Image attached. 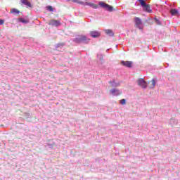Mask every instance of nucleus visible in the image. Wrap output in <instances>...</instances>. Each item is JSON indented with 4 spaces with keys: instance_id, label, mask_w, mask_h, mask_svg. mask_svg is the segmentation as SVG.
Masks as SVG:
<instances>
[{
    "instance_id": "0eeeda50",
    "label": "nucleus",
    "mask_w": 180,
    "mask_h": 180,
    "mask_svg": "<svg viewBox=\"0 0 180 180\" xmlns=\"http://www.w3.org/2000/svg\"><path fill=\"white\" fill-rule=\"evenodd\" d=\"M121 64L124 67H128V68H131V67L133 66V62L129 60H122L121 61Z\"/></svg>"
},
{
    "instance_id": "6ab92c4d",
    "label": "nucleus",
    "mask_w": 180,
    "mask_h": 180,
    "mask_svg": "<svg viewBox=\"0 0 180 180\" xmlns=\"http://www.w3.org/2000/svg\"><path fill=\"white\" fill-rule=\"evenodd\" d=\"M117 85H119V84H116V83H115V81H112V83L111 84V86H117Z\"/></svg>"
},
{
    "instance_id": "f03ea898",
    "label": "nucleus",
    "mask_w": 180,
    "mask_h": 180,
    "mask_svg": "<svg viewBox=\"0 0 180 180\" xmlns=\"http://www.w3.org/2000/svg\"><path fill=\"white\" fill-rule=\"evenodd\" d=\"M139 2L141 4L144 12H148V13H152L153 10H151V6L149 4H146L144 0H139Z\"/></svg>"
},
{
    "instance_id": "20e7f679",
    "label": "nucleus",
    "mask_w": 180,
    "mask_h": 180,
    "mask_svg": "<svg viewBox=\"0 0 180 180\" xmlns=\"http://www.w3.org/2000/svg\"><path fill=\"white\" fill-rule=\"evenodd\" d=\"M135 22V27H138V29H143V22H141V19L139 17H136L134 18Z\"/></svg>"
},
{
    "instance_id": "aec40b11",
    "label": "nucleus",
    "mask_w": 180,
    "mask_h": 180,
    "mask_svg": "<svg viewBox=\"0 0 180 180\" xmlns=\"http://www.w3.org/2000/svg\"><path fill=\"white\" fill-rule=\"evenodd\" d=\"M4 23H5V20L0 19V25H4Z\"/></svg>"
},
{
    "instance_id": "6e6552de",
    "label": "nucleus",
    "mask_w": 180,
    "mask_h": 180,
    "mask_svg": "<svg viewBox=\"0 0 180 180\" xmlns=\"http://www.w3.org/2000/svg\"><path fill=\"white\" fill-rule=\"evenodd\" d=\"M90 35L94 38L99 37V36H101V32L98 31H91L90 32Z\"/></svg>"
},
{
    "instance_id": "4468645a",
    "label": "nucleus",
    "mask_w": 180,
    "mask_h": 180,
    "mask_svg": "<svg viewBox=\"0 0 180 180\" xmlns=\"http://www.w3.org/2000/svg\"><path fill=\"white\" fill-rule=\"evenodd\" d=\"M105 34H108V36H115V34L113 33V31L111 30H105Z\"/></svg>"
},
{
    "instance_id": "f3484780",
    "label": "nucleus",
    "mask_w": 180,
    "mask_h": 180,
    "mask_svg": "<svg viewBox=\"0 0 180 180\" xmlns=\"http://www.w3.org/2000/svg\"><path fill=\"white\" fill-rule=\"evenodd\" d=\"M46 9H48V11H49L50 12H53L54 11V8H53V6H46Z\"/></svg>"
},
{
    "instance_id": "ddd939ff",
    "label": "nucleus",
    "mask_w": 180,
    "mask_h": 180,
    "mask_svg": "<svg viewBox=\"0 0 180 180\" xmlns=\"http://www.w3.org/2000/svg\"><path fill=\"white\" fill-rule=\"evenodd\" d=\"M105 11H108V12H113L115 9L113 8V6L107 4V7L105 8Z\"/></svg>"
},
{
    "instance_id": "f8f14e48",
    "label": "nucleus",
    "mask_w": 180,
    "mask_h": 180,
    "mask_svg": "<svg viewBox=\"0 0 180 180\" xmlns=\"http://www.w3.org/2000/svg\"><path fill=\"white\" fill-rule=\"evenodd\" d=\"M10 13H13V15H19L20 11L16 8H12L10 11Z\"/></svg>"
},
{
    "instance_id": "1a4fd4ad",
    "label": "nucleus",
    "mask_w": 180,
    "mask_h": 180,
    "mask_svg": "<svg viewBox=\"0 0 180 180\" xmlns=\"http://www.w3.org/2000/svg\"><path fill=\"white\" fill-rule=\"evenodd\" d=\"M22 5H25L27 8H32V4L28 0H20Z\"/></svg>"
},
{
    "instance_id": "2eb2a0df",
    "label": "nucleus",
    "mask_w": 180,
    "mask_h": 180,
    "mask_svg": "<svg viewBox=\"0 0 180 180\" xmlns=\"http://www.w3.org/2000/svg\"><path fill=\"white\" fill-rule=\"evenodd\" d=\"M150 85L149 86V88L154 89L155 88V79H153L150 82ZM148 84H150V82H148Z\"/></svg>"
},
{
    "instance_id": "412c9836",
    "label": "nucleus",
    "mask_w": 180,
    "mask_h": 180,
    "mask_svg": "<svg viewBox=\"0 0 180 180\" xmlns=\"http://www.w3.org/2000/svg\"><path fill=\"white\" fill-rule=\"evenodd\" d=\"M155 21L157 22V23H158V25H160V21L158 20V19H155Z\"/></svg>"
},
{
    "instance_id": "7ed1b4c3",
    "label": "nucleus",
    "mask_w": 180,
    "mask_h": 180,
    "mask_svg": "<svg viewBox=\"0 0 180 180\" xmlns=\"http://www.w3.org/2000/svg\"><path fill=\"white\" fill-rule=\"evenodd\" d=\"M76 43H88L89 39L86 38L85 36H80L78 38L75 39Z\"/></svg>"
},
{
    "instance_id": "a211bd4d",
    "label": "nucleus",
    "mask_w": 180,
    "mask_h": 180,
    "mask_svg": "<svg viewBox=\"0 0 180 180\" xmlns=\"http://www.w3.org/2000/svg\"><path fill=\"white\" fill-rule=\"evenodd\" d=\"M120 103L122 105H126V99L123 98V99L120 100Z\"/></svg>"
},
{
    "instance_id": "423d86ee",
    "label": "nucleus",
    "mask_w": 180,
    "mask_h": 180,
    "mask_svg": "<svg viewBox=\"0 0 180 180\" xmlns=\"http://www.w3.org/2000/svg\"><path fill=\"white\" fill-rule=\"evenodd\" d=\"M138 84L143 89L147 88V82L144 79H139L138 80Z\"/></svg>"
},
{
    "instance_id": "9d476101",
    "label": "nucleus",
    "mask_w": 180,
    "mask_h": 180,
    "mask_svg": "<svg viewBox=\"0 0 180 180\" xmlns=\"http://www.w3.org/2000/svg\"><path fill=\"white\" fill-rule=\"evenodd\" d=\"M170 13L172 16H178V15H179V11L176 8H173L170 10Z\"/></svg>"
},
{
    "instance_id": "39448f33",
    "label": "nucleus",
    "mask_w": 180,
    "mask_h": 180,
    "mask_svg": "<svg viewBox=\"0 0 180 180\" xmlns=\"http://www.w3.org/2000/svg\"><path fill=\"white\" fill-rule=\"evenodd\" d=\"M60 25H61V22H60V20H55V19H52L49 21V26H55V27H58L60 26Z\"/></svg>"
},
{
    "instance_id": "f257e3e1",
    "label": "nucleus",
    "mask_w": 180,
    "mask_h": 180,
    "mask_svg": "<svg viewBox=\"0 0 180 180\" xmlns=\"http://www.w3.org/2000/svg\"><path fill=\"white\" fill-rule=\"evenodd\" d=\"M71 1V2H74L75 4H79V5H83L86 6H90L91 8H93V9H98V5L95 4L94 3H90L88 1H82L79 0H69Z\"/></svg>"
},
{
    "instance_id": "9b49d317",
    "label": "nucleus",
    "mask_w": 180,
    "mask_h": 180,
    "mask_svg": "<svg viewBox=\"0 0 180 180\" xmlns=\"http://www.w3.org/2000/svg\"><path fill=\"white\" fill-rule=\"evenodd\" d=\"M98 6H101V8H103V9H106V7L108 6V4L103 2V1H100L98 3Z\"/></svg>"
},
{
    "instance_id": "dca6fc26",
    "label": "nucleus",
    "mask_w": 180,
    "mask_h": 180,
    "mask_svg": "<svg viewBox=\"0 0 180 180\" xmlns=\"http://www.w3.org/2000/svg\"><path fill=\"white\" fill-rule=\"evenodd\" d=\"M110 93L112 94V95H119V90L118 89H112L110 91Z\"/></svg>"
}]
</instances>
